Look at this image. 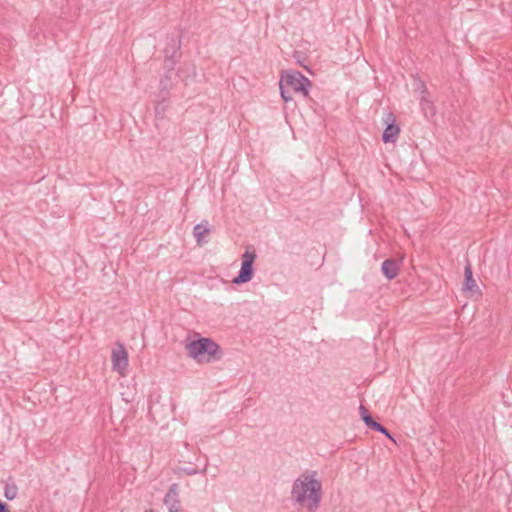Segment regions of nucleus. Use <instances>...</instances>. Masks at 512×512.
<instances>
[{
    "instance_id": "obj_1",
    "label": "nucleus",
    "mask_w": 512,
    "mask_h": 512,
    "mask_svg": "<svg viewBox=\"0 0 512 512\" xmlns=\"http://www.w3.org/2000/svg\"><path fill=\"white\" fill-rule=\"evenodd\" d=\"M317 475L316 471H305L294 481L291 490L292 500L301 506L306 505L309 512L319 508L322 497V483Z\"/></svg>"
},
{
    "instance_id": "obj_2",
    "label": "nucleus",
    "mask_w": 512,
    "mask_h": 512,
    "mask_svg": "<svg viewBox=\"0 0 512 512\" xmlns=\"http://www.w3.org/2000/svg\"><path fill=\"white\" fill-rule=\"evenodd\" d=\"M185 350L187 355L199 364L217 362L223 357L220 345L207 337H199L187 342Z\"/></svg>"
},
{
    "instance_id": "obj_3",
    "label": "nucleus",
    "mask_w": 512,
    "mask_h": 512,
    "mask_svg": "<svg viewBox=\"0 0 512 512\" xmlns=\"http://www.w3.org/2000/svg\"><path fill=\"white\" fill-rule=\"evenodd\" d=\"M279 86L289 88L291 91L308 96L311 86L310 80L299 71H287L281 75Z\"/></svg>"
},
{
    "instance_id": "obj_4",
    "label": "nucleus",
    "mask_w": 512,
    "mask_h": 512,
    "mask_svg": "<svg viewBox=\"0 0 512 512\" xmlns=\"http://www.w3.org/2000/svg\"><path fill=\"white\" fill-rule=\"evenodd\" d=\"M257 255L255 251L246 250L242 255L241 268L236 277L232 280L233 284H243L249 282L254 274L253 264Z\"/></svg>"
},
{
    "instance_id": "obj_5",
    "label": "nucleus",
    "mask_w": 512,
    "mask_h": 512,
    "mask_svg": "<svg viewBox=\"0 0 512 512\" xmlns=\"http://www.w3.org/2000/svg\"><path fill=\"white\" fill-rule=\"evenodd\" d=\"M128 366V354L124 345L119 344L117 349L112 351V368L124 375V370Z\"/></svg>"
},
{
    "instance_id": "obj_6",
    "label": "nucleus",
    "mask_w": 512,
    "mask_h": 512,
    "mask_svg": "<svg viewBox=\"0 0 512 512\" xmlns=\"http://www.w3.org/2000/svg\"><path fill=\"white\" fill-rule=\"evenodd\" d=\"M181 41L172 38L164 49L165 53V67L174 68L177 59L180 57Z\"/></svg>"
},
{
    "instance_id": "obj_7",
    "label": "nucleus",
    "mask_w": 512,
    "mask_h": 512,
    "mask_svg": "<svg viewBox=\"0 0 512 512\" xmlns=\"http://www.w3.org/2000/svg\"><path fill=\"white\" fill-rule=\"evenodd\" d=\"M163 502L167 506L169 512H183L180 506L179 485L177 483H173L169 487Z\"/></svg>"
},
{
    "instance_id": "obj_8",
    "label": "nucleus",
    "mask_w": 512,
    "mask_h": 512,
    "mask_svg": "<svg viewBox=\"0 0 512 512\" xmlns=\"http://www.w3.org/2000/svg\"><path fill=\"white\" fill-rule=\"evenodd\" d=\"M167 68V72L165 75L160 79L159 84V94L158 97L160 99H163L164 101H167L170 97V91L174 87V68Z\"/></svg>"
},
{
    "instance_id": "obj_9",
    "label": "nucleus",
    "mask_w": 512,
    "mask_h": 512,
    "mask_svg": "<svg viewBox=\"0 0 512 512\" xmlns=\"http://www.w3.org/2000/svg\"><path fill=\"white\" fill-rule=\"evenodd\" d=\"M385 122L387 123V126L383 131L382 141L384 143H394L396 142L400 132V128L396 124L395 116L392 113H388Z\"/></svg>"
},
{
    "instance_id": "obj_10",
    "label": "nucleus",
    "mask_w": 512,
    "mask_h": 512,
    "mask_svg": "<svg viewBox=\"0 0 512 512\" xmlns=\"http://www.w3.org/2000/svg\"><path fill=\"white\" fill-rule=\"evenodd\" d=\"M462 291L473 297L474 295H481V291L473 278V272L471 264L468 262L464 269V283Z\"/></svg>"
},
{
    "instance_id": "obj_11",
    "label": "nucleus",
    "mask_w": 512,
    "mask_h": 512,
    "mask_svg": "<svg viewBox=\"0 0 512 512\" xmlns=\"http://www.w3.org/2000/svg\"><path fill=\"white\" fill-rule=\"evenodd\" d=\"M418 89L421 90L420 105L425 117H432L435 115V106L432 101L427 99L428 91L423 82H419Z\"/></svg>"
},
{
    "instance_id": "obj_12",
    "label": "nucleus",
    "mask_w": 512,
    "mask_h": 512,
    "mask_svg": "<svg viewBox=\"0 0 512 512\" xmlns=\"http://www.w3.org/2000/svg\"><path fill=\"white\" fill-rule=\"evenodd\" d=\"M399 270L398 262L392 258L384 260L381 265V271L388 280L396 278L399 274Z\"/></svg>"
},
{
    "instance_id": "obj_13",
    "label": "nucleus",
    "mask_w": 512,
    "mask_h": 512,
    "mask_svg": "<svg viewBox=\"0 0 512 512\" xmlns=\"http://www.w3.org/2000/svg\"><path fill=\"white\" fill-rule=\"evenodd\" d=\"M210 228L208 227V222L206 220L197 224L193 228V235L195 240L199 246H202L206 241H204V236L210 233Z\"/></svg>"
},
{
    "instance_id": "obj_14",
    "label": "nucleus",
    "mask_w": 512,
    "mask_h": 512,
    "mask_svg": "<svg viewBox=\"0 0 512 512\" xmlns=\"http://www.w3.org/2000/svg\"><path fill=\"white\" fill-rule=\"evenodd\" d=\"M196 75L195 67L193 64H184L177 73H174V76H178L181 78V80L185 83V85L188 84V79L190 77H194Z\"/></svg>"
},
{
    "instance_id": "obj_15",
    "label": "nucleus",
    "mask_w": 512,
    "mask_h": 512,
    "mask_svg": "<svg viewBox=\"0 0 512 512\" xmlns=\"http://www.w3.org/2000/svg\"><path fill=\"white\" fill-rule=\"evenodd\" d=\"M359 410H360L361 419L363 420L365 425L369 429H371L377 421L374 420V418L372 417V415L370 414V412L364 405L361 404L359 407Z\"/></svg>"
},
{
    "instance_id": "obj_16",
    "label": "nucleus",
    "mask_w": 512,
    "mask_h": 512,
    "mask_svg": "<svg viewBox=\"0 0 512 512\" xmlns=\"http://www.w3.org/2000/svg\"><path fill=\"white\" fill-rule=\"evenodd\" d=\"M18 487L14 482L7 481L4 488V496L7 500L11 501L16 498Z\"/></svg>"
},
{
    "instance_id": "obj_17",
    "label": "nucleus",
    "mask_w": 512,
    "mask_h": 512,
    "mask_svg": "<svg viewBox=\"0 0 512 512\" xmlns=\"http://www.w3.org/2000/svg\"><path fill=\"white\" fill-rule=\"evenodd\" d=\"M167 110V104L166 101L161 99L157 102L155 106V117L157 120H163L165 118V113Z\"/></svg>"
},
{
    "instance_id": "obj_18",
    "label": "nucleus",
    "mask_w": 512,
    "mask_h": 512,
    "mask_svg": "<svg viewBox=\"0 0 512 512\" xmlns=\"http://www.w3.org/2000/svg\"><path fill=\"white\" fill-rule=\"evenodd\" d=\"M371 430H374V431H377V432H380L382 434H384L387 438L389 439H393L390 432L388 431L387 428H385L382 424H380L379 422H376L375 425L371 428Z\"/></svg>"
},
{
    "instance_id": "obj_19",
    "label": "nucleus",
    "mask_w": 512,
    "mask_h": 512,
    "mask_svg": "<svg viewBox=\"0 0 512 512\" xmlns=\"http://www.w3.org/2000/svg\"><path fill=\"white\" fill-rule=\"evenodd\" d=\"M291 90L289 88H286L284 86H280V94L284 102H289L293 99L291 95Z\"/></svg>"
},
{
    "instance_id": "obj_20",
    "label": "nucleus",
    "mask_w": 512,
    "mask_h": 512,
    "mask_svg": "<svg viewBox=\"0 0 512 512\" xmlns=\"http://www.w3.org/2000/svg\"><path fill=\"white\" fill-rule=\"evenodd\" d=\"M182 472L185 473L186 475H195L197 474L199 471L198 469L196 468H183L182 469Z\"/></svg>"
},
{
    "instance_id": "obj_21",
    "label": "nucleus",
    "mask_w": 512,
    "mask_h": 512,
    "mask_svg": "<svg viewBox=\"0 0 512 512\" xmlns=\"http://www.w3.org/2000/svg\"><path fill=\"white\" fill-rule=\"evenodd\" d=\"M0 512H10L7 503L0 501Z\"/></svg>"
},
{
    "instance_id": "obj_22",
    "label": "nucleus",
    "mask_w": 512,
    "mask_h": 512,
    "mask_svg": "<svg viewBox=\"0 0 512 512\" xmlns=\"http://www.w3.org/2000/svg\"><path fill=\"white\" fill-rule=\"evenodd\" d=\"M145 512H154L152 509L146 510Z\"/></svg>"
}]
</instances>
